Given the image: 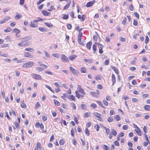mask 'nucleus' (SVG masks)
I'll return each instance as SVG.
<instances>
[{"instance_id":"1","label":"nucleus","mask_w":150,"mask_h":150,"mask_svg":"<svg viewBox=\"0 0 150 150\" xmlns=\"http://www.w3.org/2000/svg\"><path fill=\"white\" fill-rule=\"evenodd\" d=\"M34 64L35 63L33 62L30 61L24 64L22 66V67L28 68L33 66Z\"/></svg>"},{"instance_id":"2","label":"nucleus","mask_w":150,"mask_h":150,"mask_svg":"<svg viewBox=\"0 0 150 150\" xmlns=\"http://www.w3.org/2000/svg\"><path fill=\"white\" fill-rule=\"evenodd\" d=\"M31 76L34 79L37 80H42V77L39 74H32Z\"/></svg>"},{"instance_id":"3","label":"nucleus","mask_w":150,"mask_h":150,"mask_svg":"<svg viewBox=\"0 0 150 150\" xmlns=\"http://www.w3.org/2000/svg\"><path fill=\"white\" fill-rule=\"evenodd\" d=\"M71 73L74 74L78 76L79 73V71L71 67H69Z\"/></svg>"},{"instance_id":"4","label":"nucleus","mask_w":150,"mask_h":150,"mask_svg":"<svg viewBox=\"0 0 150 150\" xmlns=\"http://www.w3.org/2000/svg\"><path fill=\"white\" fill-rule=\"evenodd\" d=\"M77 90L81 94L85 95V92L83 89L81 88V86L80 85H78L77 86Z\"/></svg>"},{"instance_id":"5","label":"nucleus","mask_w":150,"mask_h":150,"mask_svg":"<svg viewBox=\"0 0 150 150\" xmlns=\"http://www.w3.org/2000/svg\"><path fill=\"white\" fill-rule=\"evenodd\" d=\"M61 59L64 62H68L69 61L68 58L64 54L61 55Z\"/></svg>"},{"instance_id":"6","label":"nucleus","mask_w":150,"mask_h":150,"mask_svg":"<svg viewBox=\"0 0 150 150\" xmlns=\"http://www.w3.org/2000/svg\"><path fill=\"white\" fill-rule=\"evenodd\" d=\"M90 93L92 96L95 97H97L99 95V91L97 90L96 92L91 91L90 92Z\"/></svg>"},{"instance_id":"7","label":"nucleus","mask_w":150,"mask_h":150,"mask_svg":"<svg viewBox=\"0 0 150 150\" xmlns=\"http://www.w3.org/2000/svg\"><path fill=\"white\" fill-rule=\"evenodd\" d=\"M38 22L37 20H34L33 22L31 21L30 24V27L32 28H35L38 26L37 23Z\"/></svg>"},{"instance_id":"8","label":"nucleus","mask_w":150,"mask_h":150,"mask_svg":"<svg viewBox=\"0 0 150 150\" xmlns=\"http://www.w3.org/2000/svg\"><path fill=\"white\" fill-rule=\"evenodd\" d=\"M10 18L9 16H7L5 17L4 18L1 20L0 21V24H2L5 23L7 21L9 20Z\"/></svg>"},{"instance_id":"9","label":"nucleus","mask_w":150,"mask_h":150,"mask_svg":"<svg viewBox=\"0 0 150 150\" xmlns=\"http://www.w3.org/2000/svg\"><path fill=\"white\" fill-rule=\"evenodd\" d=\"M95 44H96V45H98L99 46V53L100 54H101V53H103V50L102 49H103V46L102 45L99 43H98L97 42H96L95 43Z\"/></svg>"},{"instance_id":"10","label":"nucleus","mask_w":150,"mask_h":150,"mask_svg":"<svg viewBox=\"0 0 150 150\" xmlns=\"http://www.w3.org/2000/svg\"><path fill=\"white\" fill-rule=\"evenodd\" d=\"M23 56L25 57L33 58V56L31 55V53L28 52H24V53Z\"/></svg>"},{"instance_id":"11","label":"nucleus","mask_w":150,"mask_h":150,"mask_svg":"<svg viewBox=\"0 0 150 150\" xmlns=\"http://www.w3.org/2000/svg\"><path fill=\"white\" fill-rule=\"evenodd\" d=\"M31 39L32 37L31 36H28L22 38L21 40L22 42H24L30 40Z\"/></svg>"},{"instance_id":"12","label":"nucleus","mask_w":150,"mask_h":150,"mask_svg":"<svg viewBox=\"0 0 150 150\" xmlns=\"http://www.w3.org/2000/svg\"><path fill=\"white\" fill-rule=\"evenodd\" d=\"M95 1L93 0V1H91L88 2L86 5V6L88 7H91L95 3Z\"/></svg>"},{"instance_id":"13","label":"nucleus","mask_w":150,"mask_h":150,"mask_svg":"<svg viewBox=\"0 0 150 150\" xmlns=\"http://www.w3.org/2000/svg\"><path fill=\"white\" fill-rule=\"evenodd\" d=\"M93 115L96 117L98 118H100V117H102L103 115L97 112H94L93 113Z\"/></svg>"},{"instance_id":"14","label":"nucleus","mask_w":150,"mask_h":150,"mask_svg":"<svg viewBox=\"0 0 150 150\" xmlns=\"http://www.w3.org/2000/svg\"><path fill=\"white\" fill-rule=\"evenodd\" d=\"M41 12L44 16H49L50 14V13L44 10H42Z\"/></svg>"},{"instance_id":"15","label":"nucleus","mask_w":150,"mask_h":150,"mask_svg":"<svg viewBox=\"0 0 150 150\" xmlns=\"http://www.w3.org/2000/svg\"><path fill=\"white\" fill-rule=\"evenodd\" d=\"M77 56V55H76L73 54L70 56L69 57V58L71 61H72L74 60L76 58Z\"/></svg>"},{"instance_id":"16","label":"nucleus","mask_w":150,"mask_h":150,"mask_svg":"<svg viewBox=\"0 0 150 150\" xmlns=\"http://www.w3.org/2000/svg\"><path fill=\"white\" fill-rule=\"evenodd\" d=\"M35 70L38 71H42L44 70V69L40 67H37L35 68Z\"/></svg>"},{"instance_id":"17","label":"nucleus","mask_w":150,"mask_h":150,"mask_svg":"<svg viewBox=\"0 0 150 150\" xmlns=\"http://www.w3.org/2000/svg\"><path fill=\"white\" fill-rule=\"evenodd\" d=\"M92 44V42L91 41H90L86 44V47L88 49L90 50L91 48V46Z\"/></svg>"},{"instance_id":"18","label":"nucleus","mask_w":150,"mask_h":150,"mask_svg":"<svg viewBox=\"0 0 150 150\" xmlns=\"http://www.w3.org/2000/svg\"><path fill=\"white\" fill-rule=\"evenodd\" d=\"M135 131L138 134L139 136H140L142 135V133L141 131V130L139 128L137 129H135Z\"/></svg>"},{"instance_id":"19","label":"nucleus","mask_w":150,"mask_h":150,"mask_svg":"<svg viewBox=\"0 0 150 150\" xmlns=\"http://www.w3.org/2000/svg\"><path fill=\"white\" fill-rule=\"evenodd\" d=\"M111 68L116 73L118 74L119 71L118 69L114 66H111Z\"/></svg>"},{"instance_id":"20","label":"nucleus","mask_w":150,"mask_h":150,"mask_svg":"<svg viewBox=\"0 0 150 150\" xmlns=\"http://www.w3.org/2000/svg\"><path fill=\"white\" fill-rule=\"evenodd\" d=\"M45 24L50 28H52L53 26V25L50 23L45 22Z\"/></svg>"},{"instance_id":"21","label":"nucleus","mask_w":150,"mask_h":150,"mask_svg":"<svg viewBox=\"0 0 150 150\" xmlns=\"http://www.w3.org/2000/svg\"><path fill=\"white\" fill-rule=\"evenodd\" d=\"M104 129L105 130L106 133L107 135H108L110 134V130L108 128L106 127H104Z\"/></svg>"},{"instance_id":"22","label":"nucleus","mask_w":150,"mask_h":150,"mask_svg":"<svg viewBox=\"0 0 150 150\" xmlns=\"http://www.w3.org/2000/svg\"><path fill=\"white\" fill-rule=\"evenodd\" d=\"M80 71L81 73H86V70L84 67H81L80 68Z\"/></svg>"},{"instance_id":"23","label":"nucleus","mask_w":150,"mask_h":150,"mask_svg":"<svg viewBox=\"0 0 150 150\" xmlns=\"http://www.w3.org/2000/svg\"><path fill=\"white\" fill-rule=\"evenodd\" d=\"M38 30L42 32H46V29L44 28H41L40 27L38 28Z\"/></svg>"},{"instance_id":"24","label":"nucleus","mask_w":150,"mask_h":150,"mask_svg":"<svg viewBox=\"0 0 150 150\" xmlns=\"http://www.w3.org/2000/svg\"><path fill=\"white\" fill-rule=\"evenodd\" d=\"M68 98L71 99V100L75 101V97L72 95L69 96Z\"/></svg>"},{"instance_id":"25","label":"nucleus","mask_w":150,"mask_h":150,"mask_svg":"<svg viewBox=\"0 0 150 150\" xmlns=\"http://www.w3.org/2000/svg\"><path fill=\"white\" fill-rule=\"evenodd\" d=\"M96 44H95L93 45V52L94 53H95L96 50Z\"/></svg>"},{"instance_id":"26","label":"nucleus","mask_w":150,"mask_h":150,"mask_svg":"<svg viewBox=\"0 0 150 150\" xmlns=\"http://www.w3.org/2000/svg\"><path fill=\"white\" fill-rule=\"evenodd\" d=\"M144 108L146 110H150V106L148 105H146L144 106Z\"/></svg>"},{"instance_id":"27","label":"nucleus","mask_w":150,"mask_h":150,"mask_svg":"<svg viewBox=\"0 0 150 150\" xmlns=\"http://www.w3.org/2000/svg\"><path fill=\"white\" fill-rule=\"evenodd\" d=\"M81 108L83 110H86L87 109L86 106L85 104H82L81 105Z\"/></svg>"},{"instance_id":"28","label":"nucleus","mask_w":150,"mask_h":150,"mask_svg":"<svg viewBox=\"0 0 150 150\" xmlns=\"http://www.w3.org/2000/svg\"><path fill=\"white\" fill-rule=\"evenodd\" d=\"M84 115V117L86 118L89 117L91 115L90 112H86Z\"/></svg>"},{"instance_id":"29","label":"nucleus","mask_w":150,"mask_h":150,"mask_svg":"<svg viewBox=\"0 0 150 150\" xmlns=\"http://www.w3.org/2000/svg\"><path fill=\"white\" fill-rule=\"evenodd\" d=\"M111 130L112 134L114 136L116 135L117 134L116 131L114 129H112Z\"/></svg>"},{"instance_id":"30","label":"nucleus","mask_w":150,"mask_h":150,"mask_svg":"<svg viewBox=\"0 0 150 150\" xmlns=\"http://www.w3.org/2000/svg\"><path fill=\"white\" fill-rule=\"evenodd\" d=\"M40 128L42 130L43 132H47V131L46 130H43L44 127V125L43 124L41 123L40 124Z\"/></svg>"},{"instance_id":"31","label":"nucleus","mask_w":150,"mask_h":150,"mask_svg":"<svg viewBox=\"0 0 150 150\" xmlns=\"http://www.w3.org/2000/svg\"><path fill=\"white\" fill-rule=\"evenodd\" d=\"M40 106V105L39 102H37L35 105V108L37 110L39 107Z\"/></svg>"},{"instance_id":"32","label":"nucleus","mask_w":150,"mask_h":150,"mask_svg":"<svg viewBox=\"0 0 150 150\" xmlns=\"http://www.w3.org/2000/svg\"><path fill=\"white\" fill-rule=\"evenodd\" d=\"M84 61L85 62H88V63H91L93 61H92V60L91 59H84Z\"/></svg>"},{"instance_id":"33","label":"nucleus","mask_w":150,"mask_h":150,"mask_svg":"<svg viewBox=\"0 0 150 150\" xmlns=\"http://www.w3.org/2000/svg\"><path fill=\"white\" fill-rule=\"evenodd\" d=\"M11 29L10 28H8L5 29L4 31L5 33H8L11 31Z\"/></svg>"},{"instance_id":"34","label":"nucleus","mask_w":150,"mask_h":150,"mask_svg":"<svg viewBox=\"0 0 150 150\" xmlns=\"http://www.w3.org/2000/svg\"><path fill=\"white\" fill-rule=\"evenodd\" d=\"M25 50L30 52H32V51L34 50V49L32 48H25Z\"/></svg>"},{"instance_id":"35","label":"nucleus","mask_w":150,"mask_h":150,"mask_svg":"<svg viewBox=\"0 0 150 150\" xmlns=\"http://www.w3.org/2000/svg\"><path fill=\"white\" fill-rule=\"evenodd\" d=\"M114 119L117 121H119L120 119V118L119 115H116L114 117Z\"/></svg>"},{"instance_id":"36","label":"nucleus","mask_w":150,"mask_h":150,"mask_svg":"<svg viewBox=\"0 0 150 150\" xmlns=\"http://www.w3.org/2000/svg\"><path fill=\"white\" fill-rule=\"evenodd\" d=\"M70 2L68 3L64 7V9L66 10L69 7Z\"/></svg>"},{"instance_id":"37","label":"nucleus","mask_w":150,"mask_h":150,"mask_svg":"<svg viewBox=\"0 0 150 150\" xmlns=\"http://www.w3.org/2000/svg\"><path fill=\"white\" fill-rule=\"evenodd\" d=\"M0 56L1 57H8V55L7 53L1 54H0Z\"/></svg>"},{"instance_id":"38","label":"nucleus","mask_w":150,"mask_h":150,"mask_svg":"<svg viewBox=\"0 0 150 150\" xmlns=\"http://www.w3.org/2000/svg\"><path fill=\"white\" fill-rule=\"evenodd\" d=\"M52 55L53 56L56 58H59V55L57 53H52Z\"/></svg>"},{"instance_id":"39","label":"nucleus","mask_w":150,"mask_h":150,"mask_svg":"<svg viewBox=\"0 0 150 150\" xmlns=\"http://www.w3.org/2000/svg\"><path fill=\"white\" fill-rule=\"evenodd\" d=\"M21 17L22 16L21 15H17L16 16H15V18L16 20H18L21 18Z\"/></svg>"},{"instance_id":"40","label":"nucleus","mask_w":150,"mask_h":150,"mask_svg":"<svg viewBox=\"0 0 150 150\" xmlns=\"http://www.w3.org/2000/svg\"><path fill=\"white\" fill-rule=\"evenodd\" d=\"M13 32H14L15 33H16V34H18L19 33H20V31L19 30H18L17 29L15 28L13 30Z\"/></svg>"},{"instance_id":"41","label":"nucleus","mask_w":150,"mask_h":150,"mask_svg":"<svg viewBox=\"0 0 150 150\" xmlns=\"http://www.w3.org/2000/svg\"><path fill=\"white\" fill-rule=\"evenodd\" d=\"M112 81H116V78L115 75L112 74Z\"/></svg>"},{"instance_id":"42","label":"nucleus","mask_w":150,"mask_h":150,"mask_svg":"<svg viewBox=\"0 0 150 150\" xmlns=\"http://www.w3.org/2000/svg\"><path fill=\"white\" fill-rule=\"evenodd\" d=\"M54 101L56 105L57 106H59L60 105V103L56 100L54 99Z\"/></svg>"},{"instance_id":"43","label":"nucleus","mask_w":150,"mask_h":150,"mask_svg":"<svg viewBox=\"0 0 150 150\" xmlns=\"http://www.w3.org/2000/svg\"><path fill=\"white\" fill-rule=\"evenodd\" d=\"M127 18L126 17H125L123 21H122V24H123L124 25H125V23L127 22Z\"/></svg>"},{"instance_id":"44","label":"nucleus","mask_w":150,"mask_h":150,"mask_svg":"<svg viewBox=\"0 0 150 150\" xmlns=\"http://www.w3.org/2000/svg\"><path fill=\"white\" fill-rule=\"evenodd\" d=\"M1 47L2 48H6L7 47H9V45L8 44H4L2 45L1 46Z\"/></svg>"},{"instance_id":"45","label":"nucleus","mask_w":150,"mask_h":150,"mask_svg":"<svg viewBox=\"0 0 150 150\" xmlns=\"http://www.w3.org/2000/svg\"><path fill=\"white\" fill-rule=\"evenodd\" d=\"M75 93L76 94V97L78 98H80V95L78 93V91H75Z\"/></svg>"},{"instance_id":"46","label":"nucleus","mask_w":150,"mask_h":150,"mask_svg":"<svg viewBox=\"0 0 150 150\" xmlns=\"http://www.w3.org/2000/svg\"><path fill=\"white\" fill-rule=\"evenodd\" d=\"M86 18V15H83L82 16L81 19V21L82 22L84 21L85 19Z\"/></svg>"},{"instance_id":"47","label":"nucleus","mask_w":150,"mask_h":150,"mask_svg":"<svg viewBox=\"0 0 150 150\" xmlns=\"http://www.w3.org/2000/svg\"><path fill=\"white\" fill-rule=\"evenodd\" d=\"M85 133L87 136H89L90 134V133L88 129L86 128L85 129Z\"/></svg>"},{"instance_id":"48","label":"nucleus","mask_w":150,"mask_h":150,"mask_svg":"<svg viewBox=\"0 0 150 150\" xmlns=\"http://www.w3.org/2000/svg\"><path fill=\"white\" fill-rule=\"evenodd\" d=\"M97 103H98V105L101 106L102 108H105L103 107L102 102L100 101H97Z\"/></svg>"},{"instance_id":"49","label":"nucleus","mask_w":150,"mask_h":150,"mask_svg":"<svg viewBox=\"0 0 150 150\" xmlns=\"http://www.w3.org/2000/svg\"><path fill=\"white\" fill-rule=\"evenodd\" d=\"M91 106L93 108H96L97 107V105L96 104L94 103H93L91 104Z\"/></svg>"},{"instance_id":"50","label":"nucleus","mask_w":150,"mask_h":150,"mask_svg":"<svg viewBox=\"0 0 150 150\" xmlns=\"http://www.w3.org/2000/svg\"><path fill=\"white\" fill-rule=\"evenodd\" d=\"M103 148H104V149L105 150H109V147L105 145H104L103 146Z\"/></svg>"},{"instance_id":"51","label":"nucleus","mask_w":150,"mask_h":150,"mask_svg":"<svg viewBox=\"0 0 150 150\" xmlns=\"http://www.w3.org/2000/svg\"><path fill=\"white\" fill-rule=\"evenodd\" d=\"M21 108H26V104L24 103H22L21 104Z\"/></svg>"},{"instance_id":"52","label":"nucleus","mask_w":150,"mask_h":150,"mask_svg":"<svg viewBox=\"0 0 150 150\" xmlns=\"http://www.w3.org/2000/svg\"><path fill=\"white\" fill-rule=\"evenodd\" d=\"M107 120L109 122H111L113 120V119L112 117H110L107 119Z\"/></svg>"},{"instance_id":"53","label":"nucleus","mask_w":150,"mask_h":150,"mask_svg":"<svg viewBox=\"0 0 150 150\" xmlns=\"http://www.w3.org/2000/svg\"><path fill=\"white\" fill-rule=\"evenodd\" d=\"M4 61L6 62L10 63L11 62V60L9 59L6 58L4 59Z\"/></svg>"},{"instance_id":"54","label":"nucleus","mask_w":150,"mask_h":150,"mask_svg":"<svg viewBox=\"0 0 150 150\" xmlns=\"http://www.w3.org/2000/svg\"><path fill=\"white\" fill-rule=\"evenodd\" d=\"M4 39L7 41H9L11 39V37L10 36H8L5 37Z\"/></svg>"},{"instance_id":"55","label":"nucleus","mask_w":150,"mask_h":150,"mask_svg":"<svg viewBox=\"0 0 150 150\" xmlns=\"http://www.w3.org/2000/svg\"><path fill=\"white\" fill-rule=\"evenodd\" d=\"M109 61L108 59H106L104 63V64L105 65H108L109 63Z\"/></svg>"},{"instance_id":"56","label":"nucleus","mask_w":150,"mask_h":150,"mask_svg":"<svg viewBox=\"0 0 150 150\" xmlns=\"http://www.w3.org/2000/svg\"><path fill=\"white\" fill-rule=\"evenodd\" d=\"M74 131L73 128H72L71 130V135L74 137Z\"/></svg>"},{"instance_id":"57","label":"nucleus","mask_w":150,"mask_h":150,"mask_svg":"<svg viewBox=\"0 0 150 150\" xmlns=\"http://www.w3.org/2000/svg\"><path fill=\"white\" fill-rule=\"evenodd\" d=\"M129 9L130 10H131V11H132L133 10L134 8H133V5L132 4H131L129 5Z\"/></svg>"},{"instance_id":"58","label":"nucleus","mask_w":150,"mask_h":150,"mask_svg":"<svg viewBox=\"0 0 150 150\" xmlns=\"http://www.w3.org/2000/svg\"><path fill=\"white\" fill-rule=\"evenodd\" d=\"M59 144L60 145H63L64 143V141L62 139H61L59 142Z\"/></svg>"},{"instance_id":"59","label":"nucleus","mask_w":150,"mask_h":150,"mask_svg":"<svg viewBox=\"0 0 150 150\" xmlns=\"http://www.w3.org/2000/svg\"><path fill=\"white\" fill-rule=\"evenodd\" d=\"M69 18V16L68 15H64L62 18L64 19H67Z\"/></svg>"},{"instance_id":"60","label":"nucleus","mask_w":150,"mask_h":150,"mask_svg":"<svg viewBox=\"0 0 150 150\" xmlns=\"http://www.w3.org/2000/svg\"><path fill=\"white\" fill-rule=\"evenodd\" d=\"M36 146L37 148L40 149L41 144L39 142H38L36 144Z\"/></svg>"},{"instance_id":"61","label":"nucleus","mask_w":150,"mask_h":150,"mask_svg":"<svg viewBox=\"0 0 150 150\" xmlns=\"http://www.w3.org/2000/svg\"><path fill=\"white\" fill-rule=\"evenodd\" d=\"M102 102L105 106H108V102L105 100H103Z\"/></svg>"},{"instance_id":"62","label":"nucleus","mask_w":150,"mask_h":150,"mask_svg":"<svg viewBox=\"0 0 150 150\" xmlns=\"http://www.w3.org/2000/svg\"><path fill=\"white\" fill-rule=\"evenodd\" d=\"M44 52H45V55L46 57L48 58L50 57V55L47 52V51H44Z\"/></svg>"},{"instance_id":"63","label":"nucleus","mask_w":150,"mask_h":150,"mask_svg":"<svg viewBox=\"0 0 150 150\" xmlns=\"http://www.w3.org/2000/svg\"><path fill=\"white\" fill-rule=\"evenodd\" d=\"M45 72L47 74H48L51 75H52L53 74L52 72H51L48 71H45Z\"/></svg>"},{"instance_id":"64","label":"nucleus","mask_w":150,"mask_h":150,"mask_svg":"<svg viewBox=\"0 0 150 150\" xmlns=\"http://www.w3.org/2000/svg\"><path fill=\"white\" fill-rule=\"evenodd\" d=\"M52 115L54 117H56L57 115V112L56 111H54L52 112Z\"/></svg>"}]
</instances>
